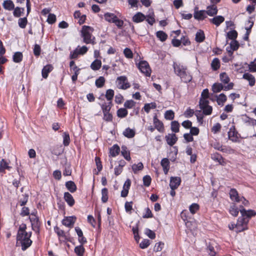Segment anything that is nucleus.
<instances>
[{
  "instance_id": "f257e3e1",
  "label": "nucleus",
  "mask_w": 256,
  "mask_h": 256,
  "mask_svg": "<svg viewBox=\"0 0 256 256\" xmlns=\"http://www.w3.org/2000/svg\"><path fill=\"white\" fill-rule=\"evenodd\" d=\"M240 211L242 214V216L238 218L236 224H232L230 226H229L230 230H234V228H236L237 232L247 230V224L250 219L252 216L256 215V212L253 210H246L244 208H242Z\"/></svg>"
},
{
  "instance_id": "f03ea898",
  "label": "nucleus",
  "mask_w": 256,
  "mask_h": 256,
  "mask_svg": "<svg viewBox=\"0 0 256 256\" xmlns=\"http://www.w3.org/2000/svg\"><path fill=\"white\" fill-rule=\"evenodd\" d=\"M26 226L25 224L20 226L16 236V244H20L22 250H26L32 244V240L30 239L32 232H27L26 231Z\"/></svg>"
},
{
  "instance_id": "7ed1b4c3",
  "label": "nucleus",
  "mask_w": 256,
  "mask_h": 256,
  "mask_svg": "<svg viewBox=\"0 0 256 256\" xmlns=\"http://www.w3.org/2000/svg\"><path fill=\"white\" fill-rule=\"evenodd\" d=\"M173 68L175 74L180 77L181 80L184 82H190L192 80V76L187 70V68L180 64L174 62Z\"/></svg>"
},
{
  "instance_id": "20e7f679",
  "label": "nucleus",
  "mask_w": 256,
  "mask_h": 256,
  "mask_svg": "<svg viewBox=\"0 0 256 256\" xmlns=\"http://www.w3.org/2000/svg\"><path fill=\"white\" fill-rule=\"evenodd\" d=\"M94 31L93 28L88 26H82L80 32L81 36L83 38V42L86 44H94L95 38L92 36V33Z\"/></svg>"
},
{
  "instance_id": "39448f33",
  "label": "nucleus",
  "mask_w": 256,
  "mask_h": 256,
  "mask_svg": "<svg viewBox=\"0 0 256 256\" xmlns=\"http://www.w3.org/2000/svg\"><path fill=\"white\" fill-rule=\"evenodd\" d=\"M234 84L232 82L229 83L227 86H224L220 83H214L212 86V90L214 93L220 92L222 90H228L233 88Z\"/></svg>"
},
{
  "instance_id": "423d86ee",
  "label": "nucleus",
  "mask_w": 256,
  "mask_h": 256,
  "mask_svg": "<svg viewBox=\"0 0 256 256\" xmlns=\"http://www.w3.org/2000/svg\"><path fill=\"white\" fill-rule=\"evenodd\" d=\"M138 68L146 76H150L151 70L148 62L146 61H140L138 64Z\"/></svg>"
},
{
  "instance_id": "0eeeda50",
  "label": "nucleus",
  "mask_w": 256,
  "mask_h": 256,
  "mask_svg": "<svg viewBox=\"0 0 256 256\" xmlns=\"http://www.w3.org/2000/svg\"><path fill=\"white\" fill-rule=\"evenodd\" d=\"M208 100H200L199 105L200 108L203 110V114L205 115H210L212 114V106L208 105Z\"/></svg>"
},
{
  "instance_id": "6e6552de",
  "label": "nucleus",
  "mask_w": 256,
  "mask_h": 256,
  "mask_svg": "<svg viewBox=\"0 0 256 256\" xmlns=\"http://www.w3.org/2000/svg\"><path fill=\"white\" fill-rule=\"evenodd\" d=\"M194 18L198 20H202L206 18V14L205 10H198V8H194Z\"/></svg>"
},
{
  "instance_id": "1a4fd4ad",
  "label": "nucleus",
  "mask_w": 256,
  "mask_h": 256,
  "mask_svg": "<svg viewBox=\"0 0 256 256\" xmlns=\"http://www.w3.org/2000/svg\"><path fill=\"white\" fill-rule=\"evenodd\" d=\"M117 80L118 82V87L120 88L125 90L130 86L129 84L126 82V78L124 76H120L118 77L117 78Z\"/></svg>"
},
{
  "instance_id": "9d476101",
  "label": "nucleus",
  "mask_w": 256,
  "mask_h": 256,
  "mask_svg": "<svg viewBox=\"0 0 256 256\" xmlns=\"http://www.w3.org/2000/svg\"><path fill=\"white\" fill-rule=\"evenodd\" d=\"M76 220V218L75 216L65 217L62 221V224L64 226L71 228L74 226Z\"/></svg>"
},
{
  "instance_id": "9b49d317",
  "label": "nucleus",
  "mask_w": 256,
  "mask_h": 256,
  "mask_svg": "<svg viewBox=\"0 0 256 256\" xmlns=\"http://www.w3.org/2000/svg\"><path fill=\"white\" fill-rule=\"evenodd\" d=\"M206 14L209 16H216L218 12L217 6L215 4H211L206 7L205 10Z\"/></svg>"
},
{
  "instance_id": "f8f14e48",
  "label": "nucleus",
  "mask_w": 256,
  "mask_h": 256,
  "mask_svg": "<svg viewBox=\"0 0 256 256\" xmlns=\"http://www.w3.org/2000/svg\"><path fill=\"white\" fill-rule=\"evenodd\" d=\"M228 136L230 140L234 142H239L238 132L234 128L233 129L230 128L228 132Z\"/></svg>"
},
{
  "instance_id": "ddd939ff",
  "label": "nucleus",
  "mask_w": 256,
  "mask_h": 256,
  "mask_svg": "<svg viewBox=\"0 0 256 256\" xmlns=\"http://www.w3.org/2000/svg\"><path fill=\"white\" fill-rule=\"evenodd\" d=\"M181 179L180 177H171L170 180V186L171 189H176L180 185Z\"/></svg>"
},
{
  "instance_id": "4468645a",
  "label": "nucleus",
  "mask_w": 256,
  "mask_h": 256,
  "mask_svg": "<svg viewBox=\"0 0 256 256\" xmlns=\"http://www.w3.org/2000/svg\"><path fill=\"white\" fill-rule=\"evenodd\" d=\"M153 122L154 126V128L156 129L159 132H163L164 130V126L163 123L160 121L157 118L156 115H155L153 118Z\"/></svg>"
},
{
  "instance_id": "2eb2a0df",
  "label": "nucleus",
  "mask_w": 256,
  "mask_h": 256,
  "mask_svg": "<svg viewBox=\"0 0 256 256\" xmlns=\"http://www.w3.org/2000/svg\"><path fill=\"white\" fill-rule=\"evenodd\" d=\"M167 144L170 146H174L178 140V138L174 134H168L165 136Z\"/></svg>"
},
{
  "instance_id": "dca6fc26",
  "label": "nucleus",
  "mask_w": 256,
  "mask_h": 256,
  "mask_svg": "<svg viewBox=\"0 0 256 256\" xmlns=\"http://www.w3.org/2000/svg\"><path fill=\"white\" fill-rule=\"evenodd\" d=\"M75 230L78 236V242L82 244H84L87 242L86 238L84 236L82 230L79 227H76Z\"/></svg>"
},
{
  "instance_id": "f3484780",
  "label": "nucleus",
  "mask_w": 256,
  "mask_h": 256,
  "mask_svg": "<svg viewBox=\"0 0 256 256\" xmlns=\"http://www.w3.org/2000/svg\"><path fill=\"white\" fill-rule=\"evenodd\" d=\"M229 194L232 200L236 202H240V200H242V199H240V198L238 196V192L235 188H231Z\"/></svg>"
},
{
  "instance_id": "a211bd4d",
  "label": "nucleus",
  "mask_w": 256,
  "mask_h": 256,
  "mask_svg": "<svg viewBox=\"0 0 256 256\" xmlns=\"http://www.w3.org/2000/svg\"><path fill=\"white\" fill-rule=\"evenodd\" d=\"M242 78L248 81L249 85L252 86L255 84L256 79L254 76L250 73H244L242 76Z\"/></svg>"
},
{
  "instance_id": "6ab92c4d",
  "label": "nucleus",
  "mask_w": 256,
  "mask_h": 256,
  "mask_svg": "<svg viewBox=\"0 0 256 256\" xmlns=\"http://www.w3.org/2000/svg\"><path fill=\"white\" fill-rule=\"evenodd\" d=\"M224 20V18L222 16H218L214 17L210 20V23L218 26Z\"/></svg>"
},
{
  "instance_id": "aec40b11",
  "label": "nucleus",
  "mask_w": 256,
  "mask_h": 256,
  "mask_svg": "<svg viewBox=\"0 0 256 256\" xmlns=\"http://www.w3.org/2000/svg\"><path fill=\"white\" fill-rule=\"evenodd\" d=\"M211 158L214 160L218 162L222 166H225L226 164V162L224 160V159L218 153H215L212 154Z\"/></svg>"
},
{
  "instance_id": "412c9836",
  "label": "nucleus",
  "mask_w": 256,
  "mask_h": 256,
  "mask_svg": "<svg viewBox=\"0 0 256 256\" xmlns=\"http://www.w3.org/2000/svg\"><path fill=\"white\" fill-rule=\"evenodd\" d=\"M64 199L69 206H72L74 205L75 202L74 200L72 195L68 192L64 193Z\"/></svg>"
},
{
  "instance_id": "4be33fe9",
  "label": "nucleus",
  "mask_w": 256,
  "mask_h": 256,
  "mask_svg": "<svg viewBox=\"0 0 256 256\" xmlns=\"http://www.w3.org/2000/svg\"><path fill=\"white\" fill-rule=\"evenodd\" d=\"M160 164L163 168L164 173L166 174L170 169V162L168 158H164L162 160Z\"/></svg>"
},
{
  "instance_id": "5701e85b",
  "label": "nucleus",
  "mask_w": 256,
  "mask_h": 256,
  "mask_svg": "<svg viewBox=\"0 0 256 256\" xmlns=\"http://www.w3.org/2000/svg\"><path fill=\"white\" fill-rule=\"evenodd\" d=\"M146 18V16L142 13L138 12L133 16L132 20L138 23L144 21Z\"/></svg>"
},
{
  "instance_id": "b1692460",
  "label": "nucleus",
  "mask_w": 256,
  "mask_h": 256,
  "mask_svg": "<svg viewBox=\"0 0 256 256\" xmlns=\"http://www.w3.org/2000/svg\"><path fill=\"white\" fill-rule=\"evenodd\" d=\"M53 70V67L50 64H48L44 67L42 70V76L44 78H46L48 76V74Z\"/></svg>"
},
{
  "instance_id": "393cba45",
  "label": "nucleus",
  "mask_w": 256,
  "mask_h": 256,
  "mask_svg": "<svg viewBox=\"0 0 256 256\" xmlns=\"http://www.w3.org/2000/svg\"><path fill=\"white\" fill-rule=\"evenodd\" d=\"M104 18L106 21L114 23V21L117 18V16L113 13L106 12L104 14Z\"/></svg>"
},
{
  "instance_id": "a878e982",
  "label": "nucleus",
  "mask_w": 256,
  "mask_h": 256,
  "mask_svg": "<svg viewBox=\"0 0 256 256\" xmlns=\"http://www.w3.org/2000/svg\"><path fill=\"white\" fill-rule=\"evenodd\" d=\"M120 152V148L117 144L114 145L110 148V156L113 157L118 154Z\"/></svg>"
},
{
  "instance_id": "bb28decb",
  "label": "nucleus",
  "mask_w": 256,
  "mask_h": 256,
  "mask_svg": "<svg viewBox=\"0 0 256 256\" xmlns=\"http://www.w3.org/2000/svg\"><path fill=\"white\" fill-rule=\"evenodd\" d=\"M2 6L6 10H12L14 9V5L11 0H6L4 2Z\"/></svg>"
},
{
  "instance_id": "cd10ccee",
  "label": "nucleus",
  "mask_w": 256,
  "mask_h": 256,
  "mask_svg": "<svg viewBox=\"0 0 256 256\" xmlns=\"http://www.w3.org/2000/svg\"><path fill=\"white\" fill-rule=\"evenodd\" d=\"M66 186L67 189L71 192H74L76 190V186L72 181H68L66 183Z\"/></svg>"
},
{
  "instance_id": "c85d7f7f",
  "label": "nucleus",
  "mask_w": 256,
  "mask_h": 256,
  "mask_svg": "<svg viewBox=\"0 0 256 256\" xmlns=\"http://www.w3.org/2000/svg\"><path fill=\"white\" fill-rule=\"evenodd\" d=\"M102 66L100 60L96 59L90 64V68L94 70H98Z\"/></svg>"
},
{
  "instance_id": "c756f323",
  "label": "nucleus",
  "mask_w": 256,
  "mask_h": 256,
  "mask_svg": "<svg viewBox=\"0 0 256 256\" xmlns=\"http://www.w3.org/2000/svg\"><path fill=\"white\" fill-rule=\"evenodd\" d=\"M216 97L218 105L223 106L227 100L226 96L224 94H220L218 96H216Z\"/></svg>"
},
{
  "instance_id": "7c9ffc66",
  "label": "nucleus",
  "mask_w": 256,
  "mask_h": 256,
  "mask_svg": "<svg viewBox=\"0 0 256 256\" xmlns=\"http://www.w3.org/2000/svg\"><path fill=\"white\" fill-rule=\"evenodd\" d=\"M84 244H80L78 246H76L74 248V252L78 256H83L84 252Z\"/></svg>"
},
{
  "instance_id": "2f4dec72",
  "label": "nucleus",
  "mask_w": 256,
  "mask_h": 256,
  "mask_svg": "<svg viewBox=\"0 0 256 256\" xmlns=\"http://www.w3.org/2000/svg\"><path fill=\"white\" fill-rule=\"evenodd\" d=\"M205 36L204 32L202 30H198L196 35V40L197 42H201L204 40Z\"/></svg>"
},
{
  "instance_id": "473e14b6",
  "label": "nucleus",
  "mask_w": 256,
  "mask_h": 256,
  "mask_svg": "<svg viewBox=\"0 0 256 256\" xmlns=\"http://www.w3.org/2000/svg\"><path fill=\"white\" fill-rule=\"evenodd\" d=\"M54 230L59 237L64 238L66 240L70 241L68 238L66 236L64 231L62 230H60L58 226H55L54 228Z\"/></svg>"
},
{
  "instance_id": "72a5a7b5",
  "label": "nucleus",
  "mask_w": 256,
  "mask_h": 256,
  "mask_svg": "<svg viewBox=\"0 0 256 256\" xmlns=\"http://www.w3.org/2000/svg\"><path fill=\"white\" fill-rule=\"evenodd\" d=\"M156 37L162 42H164L168 38L167 34L163 31H158L156 32Z\"/></svg>"
},
{
  "instance_id": "f704fd0d",
  "label": "nucleus",
  "mask_w": 256,
  "mask_h": 256,
  "mask_svg": "<svg viewBox=\"0 0 256 256\" xmlns=\"http://www.w3.org/2000/svg\"><path fill=\"white\" fill-rule=\"evenodd\" d=\"M123 134L126 138H132L135 135V132L134 130L128 128L123 132Z\"/></svg>"
},
{
  "instance_id": "c9c22d12",
  "label": "nucleus",
  "mask_w": 256,
  "mask_h": 256,
  "mask_svg": "<svg viewBox=\"0 0 256 256\" xmlns=\"http://www.w3.org/2000/svg\"><path fill=\"white\" fill-rule=\"evenodd\" d=\"M112 106V102H104L101 105V108L102 112H110Z\"/></svg>"
},
{
  "instance_id": "e433bc0d",
  "label": "nucleus",
  "mask_w": 256,
  "mask_h": 256,
  "mask_svg": "<svg viewBox=\"0 0 256 256\" xmlns=\"http://www.w3.org/2000/svg\"><path fill=\"white\" fill-rule=\"evenodd\" d=\"M108 190L106 188H104L102 190V201L106 203L108 202Z\"/></svg>"
},
{
  "instance_id": "4c0bfd02",
  "label": "nucleus",
  "mask_w": 256,
  "mask_h": 256,
  "mask_svg": "<svg viewBox=\"0 0 256 256\" xmlns=\"http://www.w3.org/2000/svg\"><path fill=\"white\" fill-rule=\"evenodd\" d=\"M124 158L130 161L131 159L130 156V152L127 150V148L126 146H122V150L121 152Z\"/></svg>"
},
{
  "instance_id": "58836bf2",
  "label": "nucleus",
  "mask_w": 256,
  "mask_h": 256,
  "mask_svg": "<svg viewBox=\"0 0 256 256\" xmlns=\"http://www.w3.org/2000/svg\"><path fill=\"white\" fill-rule=\"evenodd\" d=\"M10 168L8 163L4 159H2L0 162V172H4L6 169L10 170Z\"/></svg>"
},
{
  "instance_id": "ea45409f",
  "label": "nucleus",
  "mask_w": 256,
  "mask_h": 256,
  "mask_svg": "<svg viewBox=\"0 0 256 256\" xmlns=\"http://www.w3.org/2000/svg\"><path fill=\"white\" fill-rule=\"evenodd\" d=\"M105 82L106 80L104 76H100L96 80V86L98 88H102L104 86Z\"/></svg>"
},
{
  "instance_id": "a19ab883",
  "label": "nucleus",
  "mask_w": 256,
  "mask_h": 256,
  "mask_svg": "<svg viewBox=\"0 0 256 256\" xmlns=\"http://www.w3.org/2000/svg\"><path fill=\"white\" fill-rule=\"evenodd\" d=\"M128 110L126 108H120L117 110V116L118 117L123 118L128 114Z\"/></svg>"
},
{
  "instance_id": "79ce46f5",
  "label": "nucleus",
  "mask_w": 256,
  "mask_h": 256,
  "mask_svg": "<svg viewBox=\"0 0 256 256\" xmlns=\"http://www.w3.org/2000/svg\"><path fill=\"white\" fill-rule=\"evenodd\" d=\"M22 54L20 52H16L13 56V60L15 62H20L22 60Z\"/></svg>"
},
{
  "instance_id": "37998d69",
  "label": "nucleus",
  "mask_w": 256,
  "mask_h": 256,
  "mask_svg": "<svg viewBox=\"0 0 256 256\" xmlns=\"http://www.w3.org/2000/svg\"><path fill=\"white\" fill-rule=\"evenodd\" d=\"M238 36V32L235 30H232L227 33L226 37L230 40H234Z\"/></svg>"
},
{
  "instance_id": "c03bdc74",
  "label": "nucleus",
  "mask_w": 256,
  "mask_h": 256,
  "mask_svg": "<svg viewBox=\"0 0 256 256\" xmlns=\"http://www.w3.org/2000/svg\"><path fill=\"white\" fill-rule=\"evenodd\" d=\"M28 24V20L26 17L20 18L18 20V26L22 28H24Z\"/></svg>"
},
{
  "instance_id": "a18cd8bd",
  "label": "nucleus",
  "mask_w": 256,
  "mask_h": 256,
  "mask_svg": "<svg viewBox=\"0 0 256 256\" xmlns=\"http://www.w3.org/2000/svg\"><path fill=\"white\" fill-rule=\"evenodd\" d=\"M144 166L142 162H138V164H134L132 166V169L134 174H136L138 171L141 170L143 169Z\"/></svg>"
},
{
  "instance_id": "49530a36",
  "label": "nucleus",
  "mask_w": 256,
  "mask_h": 256,
  "mask_svg": "<svg viewBox=\"0 0 256 256\" xmlns=\"http://www.w3.org/2000/svg\"><path fill=\"white\" fill-rule=\"evenodd\" d=\"M211 66L214 70H216L218 69L220 67L219 60L218 58H214L212 62Z\"/></svg>"
},
{
  "instance_id": "de8ad7c7",
  "label": "nucleus",
  "mask_w": 256,
  "mask_h": 256,
  "mask_svg": "<svg viewBox=\"0 0 256 256\" xmlns=\"http://www.w3.org/2000/svg\"><path fill=\"white\" fill-rule=\"evenodd\" d=\"M180 124L178 121H172L171 122V130L173 132H179Z\"/></svg>"
},
{
  "instance_id": "09e8293b",
  "label": "nucleus",
  "mask_w": 256,
  "mask_h": 256,
  "mask_svg": "<svg viewBox=\"0 0 256 256\" xmlns=\"http://www.w3.org/2000/svg\"><path fill=\"white\" fill-rule=\"evenodd\" d=\"M24 8L16 7L14 9L13 12L14 16L16 18L20 17L21 16L22 14L24 13Z\"/></svg>"
},
{
  "instance_id": "8fccbe9b",
  "label": "nucleus",
  "mask_w": 256,
  "mask_h": 256,
  "mask_svg": "<svg viewBox=\"0 0 256 256\" xmlns=\"http://www.w3.org/2000/svg\"><path fill=\"white\" fill-rule=\"evenodd\" d=\"M230 212L233 216H236L238 215L239 210L235 204H232L230 208Z\"/></svg>"
},
{
  "instance_id": "3c124183",
  "label": "nucleus",
  "mask_w": 256,
  "mask_h": 256,
  "mask_svg": "<svg viewBox=\"0 0 256 256\" xmlns=\"http://www.w3.org/2000/svg\"><path fill=\"white\" fill-rule=\"evenodd\" d=\"M105 96L108 102H112L114 96V91L112 89L108 90Z\"/></svg>"
},
{
  "instance_id": "603ef678",
  "label": "nucleus",
  "mask_w": 256,
  "mask_h": 256,
  "mask_svg": "<svg viewBox=\"0 0 256 256\" xmlns=\"http://www.w3.org/2000/svg\"><path fill=\"white\" fill-rule=\"evenodd\" d=\"M174 113L172 110H166L164 114V118L166 120H172L174 118Z\"/></svg>"
},
{
  "instance_id": "864d4df0",
  "label": "nucleus",
  "mask_w": 256,
  "mask_h": 256,
  "mask_svg": "<svg viewBox=\"0 0 256 256\" xmlns=\"http://www.w3.org/2000/svg\"><path fill=\"white\" fill-rule=\"evenodd\" d=\"M220 80L224 84H228L230 81L229 77L225 72L220 74Z\"/></svg>"
},
{
  "instance_id": "5fc2aeb1",
  "label": "nucleus",
  "mask_w": 256,
  "mask_h": 256,
  "mask_svg": "<svg viewBox=\"0 0 256 256\" xmlns=\"http://www.w3.org/2000/svg\"><path fill=\"white\" fill-rule=\"evenodd\" d=\"M104 114L103 119L106 122H112V115L110 112H102Z\"/></svg>"
},
{
  "instance_id": "6e6d98bb",
  "label": "nucleus",
  "mask_w": 256,
  "mask_h": 256,
  "mask_svg": "<svg viewBox=\"0 0 256 256\" xmlns=\"http://www.w3.org/2000/svg\"><path fill=\"white\" fill-rule=\"evenodd\" d=\"M209 95L210 94L208 89L206 88L202 92L201 98L200 100H208L207 98H209Z\"/></svg>"
},
{
  "instance_id": "4d7b16f0",
  "label": "nucleus",
  "mask_w": 256,
  "mask_h": 256,
  "mask_svg": "<svg viewBox=\"0 0 256 256\" xmlns=\"http://www.w3.org/2000/svg\"><path fill=\"white\" fill-rule=\"evenodd\" d=\"M220 151L223 152L228 154H233L234 152V150L233 149H232L230 147L226 146H222V149H220Z\"/></svg>"
},
{
  "instance_id": "13d9d810",
  "label": "nucleus",
  "mask_w": 256,
  "mask_h": 256,
  "mask_svg": "<svg viewBox=\"0 0 256 256\" xmlns=\"http://www.w3.org/2000/svg\"><path fill=\"white\" fill-rule=\"evenodd\" d=\"M63 144L65 146H68L70 144V138L69 134L67 132H64L63 135Z\"/></svg>"
},
{
  "instance_id": "bf43d9fd",
  "label": "nucleus",
  "mask_w": 256,
  "mask_h": 256,
  "mask_svg": "<svg viewBox=\"0 0 256 256\" xmlns=\"http://www.w3.org/2000/svg\"><path fill=\"white\" fill-rule=\"evenodd\" d=\"M132 202H126L124 204L126 211L130 214H132Z\"/></svg>"
},
{
  "instance_id": "052dcab7",
  "label": "nucleus",
  "mask_w": 256,
  "mask_h": 256,
  "mask_svg": "<svg viewBox=\"0 0 256 256\" xmlns=\"http://www.w3.org/2000/svg\"><path fill=\"white\" fill-rule=\"evenodd\" d=\"M199 205L197 204H192L190 206V211L192 214H194L199 210Z\"/></svg>"
},
{
  "instance_id": "680f3d73",
  "label": "nucleus",
  "mask_w": 256,
  "mask_h": 256,
  "mask_svg": "<svg viewBox=\"0 0 256 256\" xmlns=\"http://www.w3.org/2000/svg\"><path fill=\"white\" fill-rule=\"evenodd\" d=\"M135 104L136 102L133 100H128L124 102V106L126 108H132Z\"/></svg>"
},
{
  "instance_id": "e2e57ef3",
  "label": "nucleus",
  "mask_w": 256,
  "mask_h": 256,
  "mask_svg": "<svg viewBox=\"0 0 256 256\" xmlns=\"http://www.w3.org/2000/svg\"><path fill=\"white\" fill-rule=\"evenodd\" d=\"M151 178L149 176H145L143 178V183L144 186H150L151 183Z\"/></svg>"
},
{
  "instance_id": "0e129e2a",
  "label": "nucleus",
  "mask_w": 256,
  "mask_h": 256,
  "mask_svg": "<svg viewBox=\"0 0 256 256\" xmlns=\"http://www.w3.org/2000/svg\"><path fill=\"white\" fill-rule=\"evenodd\" d=\"M230 46L232 50H236L238 48L240 45L238 42L234 40H232Z\"/></svg>"
},
{
  "instance_id": "69168bd1",
  "label": "nucleus",
  "mask_w": 256,
  "mask_h": 256,
  "mask_svg": "<svg viewBox=\"0 0 256 256\" xmlns=\"http://www.w3.org/2000/svg\"><path fill=\"white\" fill-rule=\"evenodd\" d=\"M124 54L125 56L128 58H132L133 57V54L130 49L126 48L124 50Z\"/></svg>"
},
{
  "instance_id": "338daca9",
  "label": "nucleus",
  "mask_w": 256,
  "mask_h": 256,
  "mask_svg": "<svg viewBox=\"0 0 256 256\" xmlns=\"http://www.w3.org/2000/svg\"><path fill=\"white\" fill-rule=\"evenodd\" d=\"M150 244V240L148 239H144L140 243V247L142 249H144L148 248Z\"/></svg>"
},
{
  "instance_id": "774afa93",
  "label": "nucleus",
  "mask_w": 256,
  "mask_h": 256,
  "mask_svg": "<svg viewBox=\"0 0 256 256\" xmlns=\"http://www.w3.org/2000/svg\"><path fill=\"white\" fill-rule=\"evenodd\" d=\"M249 70L252 72H256V58L248 65Z\"/></svg>"
}]
</instances>
